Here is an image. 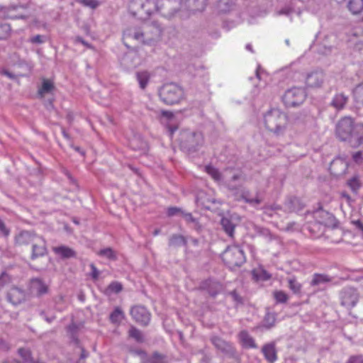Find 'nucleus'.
Wrapping results in <instances>:
<instances>
[{
    "mask_svg": "<svg viewBox=\"0 0 363 363\" xmlns=\"http://www.w3.org/2000/svg\"><path fill=\"white\" fill-rule=\"evenodd\" d=\"M16 245L18 246L31 245L30 258L35 259L43 257L47 254L45 240L36 234L28 231L21 232L15 238Z\"/></svg>",
    "mask_w": 363,
    "mask_h": 363,
    "instance_id": "1",
    "label": "nucleus"
},
{
    "mask_svg": "<svg viewBox=\"0 0 363 363\" xmlns=\"http://www.w3.org/2000/svg\"><path fill=\"white\" fill-rule=\"evenodd\" d=\"M264 125L270 131L281 135L285 130L287 123V116L278 108H272L264 115Z\"/></svg>",
    "mask_w": 363,
    "mask_h": 363,
    "instance_id": "2",
    "label": "nucleus"
},
{
    "mask_svg": "<svg viewBox=\"0 0 363 363\" xmlns=\"http://www.w3.org/2000/svg\"><path fill=\"white\" fill-rule=\"evenodd\" d=\"M157 10L155 0H132L129 4V11L140 20L147 19Z\"/></svg>",
    "mask_w": 363,
    "mask_h": 363,
    "instance_id": "3",
    "label": "nucleus"
},
{
    "mask_svg": "<svg viewBox=\"0 0 363 363\" xmlns=\"http://www.w3.org/2000/svg\"><path fill=\"white\" fill-rule=\"evenodd\" d=\"M160 99L167 105L178 104L184 97L183 89L175 84L163 85L159 91Z\"/></svg>",
    "mask_w": 363,
    "mask_h": 363,
    "instance_id": "4",
    "label": "nucleus"
},
{
    "mask_svg": "<svg viewBox=\"0 0 363 363\" xmlns=\"http://www.w3.org/2000/svg\"><path fill=\"white\" fill-rule=\"evenodd\" d=\"M222 259L229 268L233 269L245 263V255L238 246H230L223 252Z\"/></svg>",
    "mask_w": 363,
    "mask_h": 363,
    "instance_id": "5",
    "label": "nucleus"
},
{
    "mask_svg": "<svg viewBox=\"0 0 363 363\" xmlns=\"http://www.w3.org/2000/svg\"><path fill=\"white\" fill-rule=\"evenodd\" d=\"M306 99V93L301 88H293L287 90L282 97L286 107H295L301 105Z\"/></svg>",
    "mask_w": 363,
    "mask_h": 363,
    "instance_id": "6",
    "label": "nucleus"
},
{
    "mask_svg": "<svg viewBox=\"0 0 363 363\" xmlns=\"http://www.w3.org/2000/svg\"><path fill=\"white\" fill-rule=\"evenodd\" d=\"M320 217L325 218V220L311 222L308 225V230L314 237L321 235L324 231V227L331 225L335 220V217L327 212H321Z\"/></svg>",
    "mask_w": 363,
    "mask_h": 363,
    "instance_id": "7",
    "label": "nucleus"
},
{
    "mask_svg": "<svg viewBox=\"0 0 363 363\" xmlns=\"http://www.w3.org/2000/svg\"><path fill=\"white\" fill-rule=\"evenodd\" d=\"M359 294L356 289H345L341 293V304L347 308H354L358 303Z\"/></svg>",
    "mask_w": 363,
    "mask_h": 363,
    "instance_id": "8",
    "label": "nucleus"
},
{
    "mask_svg": "<svg viewBox=\"0 0 363 363\" xmlns=\"http://www.w3.org/2000/svg\"><path fill=\"white\" fill-rule=\"evenodd\" d=\"M130 315L136 322L143 325H147L150 320V312L142 306H133L130 310Z\"/></svg>",
    "mask_w": 363,
    "mask_h": 363,
    "instance_id": "9",
    "label": "nucleus"
},
{
    "mask_svg": "<svg viewBox=\"0 0 363 363\" xmlns=\"http://www.w3.org/2000/svg\"><path fill=\"white\" fill-rule=\"evenodd\" d=\"M325 79V74L323 71H313L308 74L306 83L308 86L311 88H319L320 87Z\"/></svg>",
    "mask_w": 363,
    "mask_h": 363,
    "instance_id": "10",
    "label": "nucleus"
},
{
    "mask_svg": "<svg viewBox=\"0 0 363 363\" xmlns=\"http://www.w3.org/2000/svg\"><path fill=\"white\" fill-rule=\"evenodd\" d=\"M28 290L31 294L40 296L48 293V286L40 279H32Z\"/></svg>",
    "mask_w": 363,
    "mask_h": 363,
    "instance_id": "11",
    "label": "nucleus"
},
{
    "mask_svg": "<svg viewBox=\"0 0 363 363\" xmlns=\"http://www.w3.org/2000/svg\"><path fill=\"white\" fill-rule=\"evenodd\" d=\"M7 298L13 305H18L26 299L25 291L18 287H11L7 294Z\"/></svg>",
    "mask_w": 363,
    "mask_h": 363,
    "instance_id": "12",
    "label": "nucleus"
},
{
    "mask_svg": "<svg viewBox=\"0 0 363 363\" xmlns=\"http://www.w3.org/2000/svg\"><path fill=\"white\" fill-rule=\"evenodd\" d=\"M7 18L6 10L4 7L0 6V20ZM10 24L0 21V40L8 38L11 35Z\"/></svg>",
    "mask_w": 363,
    "mask_h": 363,
    "instance_id": "13",
    "label": "nucleus"
},
{
    "mask_svg": "<svg viewBox=\"0 0 363 363\" xmlns=\"http://www.w3.org/2000/svg\"><path fill=\"white\" fill-rule=\"evenodd\" d=\"M55 89V86L53 80L43 78L41 85L38 87L37 94L40 98H43L45 94L52 93Z\"/></svg>",
    "mask_w": 363,
    "mask_h": 363,
    "instance_id": "14",
    "label": "nucleus"
},
{
    "mask_svg": "<svg viewBox=\"0 0 363 363\" xmlns=\"http://www.w3.org/2000/svg\"><path fill=\"white\" fill-rule=\"evenodd\" d=\"M262 352L266 360L270 363L274 362L277 359L275 345L273 343H268L262 347Z\"/></svg>",
    "mask_w": 363,
    "mask_h": 363,
    "instance_id": "15",
    "label": "nucleus"
},
{
    "mask_svg": "<svg viewBox=\"0 0 363 363\" xmlns=\"http://www.w3.org/2000/svg\"><path fill=\"white\" fill-rule=\"evenodd\" d=\"M52 250L56 255L60 256L62 258H70L76 256L74 250L64 245L55 247Z\"/></svg>",
    "mask_w": 363,
    "mask_h": 363,
    "instance_id": "16",
    "label": "nucleus"
},
{
    "mask_svg": "<svg viewBox=\"0 0 363 363\" xmlns=\"http://www.w3.org/2000/svg\"><path fill=\"white\" fill-rule=\"evenodd\" d=\"M239 339L244 347L246 348H257V345L254 339L249 335V333L242 330L239 333Z\"/></svg>",
    "mask_w": 363,
    "mask_h": 363,
    "instance_id": "17",
    "label": "nucleus"
},
{
    "mask_svg": "<svg viewBox=\"0 0 363 363\" xmlns=\"http://www.w3.org/2000/svg\"><path fill=\"white\" fill-rule=\"evenodd\" d=\"M123 287L118 281H112L104 289L103 294L106 296H111L113 294H118L122 291Z\"/></svg>",
    "mask_w": 363,
    "mask_h": 363,
    "instance_id": "18",
    "label": "nucleus"
},
{
    "mask_svg": "<svg viewBox=\"0 0 363 363\" xmlns=\"http://www.w3.org/2000/svg\"><path fill=\"white\" fill-rule=\"evenodd\" d=\"M252 275L255 281H267L272 277V275L262 267L253 269Z\"/></svg>",
    "mask_w": 363,
    "mask_h": 363,
    "instance_id": "19",
    "label": "nucleus"
},
{
    "mask_svg": "<svg viewBox=\"0 0 363 363\" xmlns=\"http://www.w3.org/2000/svg\"><path fill=\"white\" fill-rule=\"evenodd\" d=\"M288 286L289 289L292 291L294 294H301L303 286L302 284L298 281L297 278L296 277H291L288 279Z\"/></svg>",
    "mask_w": 363,
    "mask_h": 363,
    "instance_id": "20",
    "label": "nucleus"
},
{
    "mask_svg": "<svg viewBox=\"0 0 363 363\" xmlns=\"http://www.w3.org/2000/svg\"><path fill=\"white\" fill-rule=\"evenodd\" d=\"M347 101V97L343 94H337L333 97L331 105L337 110L342 109Z\"/></svg>",
    "mask_w": 363,
    "mask_h": 363,
    "instance_id": "21",
    "label": "nucleus"
},
{
    "mask_svg": "<svg viewBox=\"0 0 363 363\" xmlns=\"http://www.w3.org/2000/svg\"><path fill=\"white\" fill-rule=\"evenodd\" d=\"M347 7L353 14H358L363 11V0H350Z\"/></svg>",
    "mask_w": 363,
    "mask_h": 363,
    "instance_id": "22",
    "label": "nucleus"
},
{
    "mask_svg": "<svg viewBox=\"0 0 363 363\" xmlns=\"http://www.w3.org/2000/svg\"><path fill=\"white\" fill-rule=\"evenodd\" d=\"M137 79L139 82L140 87L145 89L150 80V73L147 71L138 72L136 74Z\"/></svg>",
    "mask_w": 363,
    "mask_h": 363,
    "instance_id": "23",
    "label": "nucleus"
},
{
    "mask_svg": "<svg viewBox=\"0 0 363 363\" xmlns=\"http://www.w3.org/2000/svg\"><path fill=\"white\" fill-rule=\"evenodd\" d=\"M331 281V279L326 274H315L311 282V286H317L320 284L327 283Z\"/></svg>",
    "mask_w": 363,
    "mask_h": 363,
    "instance_id": "24",
    "label": "nucleus"
},
{
    "mask_svg": "<svg viewBox=\"0 0 363 363\" xmlns=\"http://www.w3.org/2000/svg\"><path fill=\"white\" fill-rule=\"evenodd\" d=\"M186 238L181 235H173L169 239V245L172 247L185 246Z\"/></svg>",
    "mask_w": 363,
    "mask_h": 363,
    "instance_id": "25",
    "label": "nucleus"
},
{
    "mask_svg": "<svg viewBox=\"0 0 363 363\" xmlns=\"http://www.w3.org/2000/svg\"><path fill=\"white\" fill-rule=\"evenodd\" d=\"M123 318L124 313L119 307H116L110 315V320L113 323L118 324Z\"/></svg>",
    "mask_w": 363,
    "mask_h": 363,
    "instance_id": "26",
    "label": "nucleus"
},
{
    "mask_svg": "<svg viewBox=\"0 0 363 363\" xmlns=\"http://www.w3.org/2000/svg\"><path fill=\"white\" fill-rule=\"evenodd\" d=\"M273 296L277 303H285L289 300V295L284 291L276 290L273 292Z\"/></svg>",
    "mask_w": 363,
    "mask_h": 363,
    "instance_id": "27",
    "label": "nucleus"
},
{
    "mask_svg": "<svg viewBox=\"0 0 363 363\" xmlns=\"http://www.w3.org/2000/svg\"><path fill=\"white\" fill-rule=\"evenodd\" d=\"M97 254L99 256L106 257V258L111 260H116L117 259L116 252L111 247L102 249L100 251H99Z\"/></svg>",
    "mask_w": 363,
    "mask_h": 363,
    "instance_id": "28",
    "label": "nucleus"
},
{
    "mask_svg": "<svg viewBox=\"0 0 363 363\" xmlns=\"http://www.w3.org/2000/svg\"><path fill=\"white\" fill-rule=\"evenodd\" d=\"M211 342L216 347L222 350H225L229 346L227 342L218 337H213Z\"/></svg>",
    "mask_w": 363,
    "mask_h": 363,
    "instance_id": "29",
    "label": "nucleus"
},
{
    "mask_svg": "<svg viewBox=\"0 0 363 363\" xmlns=\"http://www.w3.org/2000/svg\"><path fill=\"white\" fill-rule=\"evenodd\" d=\"M18 352L23 359V363L30 362L33 359L31 352L28 349L19 348Z\"/></svg>",
    "mask_w": 363,
    "mask_h": 363,
    "instance_id": "30",
    "label": "nucleus"
},
{
    "mask_svg": "<svg viewBox=\"0 0 363 363\" xmlns=\"http://www.w3.org/2000/svg\"><path fill=\"white\" fill-rule=\"evenodd\" d=\"M206 172L211 175V177L216 181H219L221 179L220 172L215 167L208 165L206 167Z\"/></svg>",
    "mask_w": 363,
    "mask_h": 363,
    "instance_id": "31",
    "label": "nucleus"
},
{
    "mask_svg": "<svg viewBox=\"0 0 363 363\" xmlns=\"http://www.w3.org/2000/svg\"><path fill=\"white\" fill-rule=\"evenodd\" d=\"M221 224L226 232L230 236H233L235 227L228 219H222Z\"/></svg>",
    "mask_w": 363,
    "mask_h": 363,
    "instance_id": "32",
    "label": "nucleus"
},
{
    "mask_svg": "<svg viewBox=\"0 0 363 363\" xmlns=\"http://www.w3.org/2000/svg\"><path fill=\"white\" fill-rule=\"evenodd\" d=\"M143 37V33L140 31L127 30L124 33V38H133L135 40H140Z\"/></svg>",
    "mask_w": 363,
    "mask_h": 363,
    "instance_id": "33",
    "label": "nucleus"
},
{
    "mask_svg": "<svg viewBox=\"0 0 363 363\" xmlns=\"http://www.w3.org/2000/svg\"><path fill=\"white\" fill-rule=\"evenodd\" d=\"M129 335L138 342L143 341V335L141 332L135 327H131L129 330Z\"/></svg>",
    "mask_w": 363,
    "mask_h": 363,
    "instance_id": "34",
    "label": "nucleus"
},
{
    "mask_svg": "<svg viewBox=\"0 0 363 363\" xmlns=\"http://www.w3.org/2000/svg\"><path fill=\"white\" fill-rule=\"evenodd\" d=\"M354 95L357 101L363 102V83L355 87Z\"/></svg>",
    "mask_w": 363,
    "mask_h": 363,
    "instance_id": "35",
    "label": "nucleus"
},
{
    "mask_svg": "<svg viewBox=\"0 0 363 363\" xmlns=\"http://www.w3.org/2000/svg\"><path fill=\"white\" fill-rule=\"evenodd\" d=\"M150 363H167V362L164 355L155 352L150 359Z\"/></svg>",
    "mask_w": 363,
    "mask_h": 363,
    "instance_id": "36",
    "label": "nucleus"
},
{
    "mask_svg": "<svg viewBox=\"0 0 363 363\" xmlns=\"http://www.w3.org/2000/svg\"><path fill=\"white\" fill-rule=\"evenodd\" d=\"M347 184L353 191H357L360 187V183L357 177H352L347 182Z\"/></svg>",
    "mask_w": 363,
    "mask_h": 363,
    "instance_id": "37",
    "label": "nucleus"
},
{
    "mask_svg": "<svg viewBox=\"0 0 363 363\" xmlns=\"http://www.w3.org/2000/svg\"><path fill=\"white\" fill-rule=\"evenodd\" d=\"M80 4L93 9H96L99 5V2L97 0H81Z\"/></svg>",
    "mask_w": 363,
    "mask_h": 363,
    "instance_id": "38",
    "label": "nucleus"
},
{
    "mask_svg": "<svg viewBox=\"0 0 363 363\" xmlns=\"http://www.w3.org/2000/svg\"><path fill=\"white\" fill-rule=\"evenodd\" d=\"M352 157L354 162H355L357 164L359 165L363 164V152L362 151L354 152L352 155Z\"/></svg>",
    "mask_w": 363,
    "mask_h": 363,
    "instance_id": "39",
    "label": "nucleus"
},
{
    "mask_svg": "<svg viewBox=\"0 0 363 363\" xmlns=\"http://www.w3.org/2000/svg\"><path fill=\"white\" fill-rule=\"evenodd\" d=\"M167 213L168 216H174L177 213H181L182 215L183 211L178 207H169L168 208Z\"/></svg>",
    "mask_w": 363,
    "mask_h": 363,
    "instance_id": "40",
    "label": "nucleus"
},
{
    "mask_svg": "<svg viewBox=\"0 0 363 363\" xmlns=\"http://www.w3.org/2000/svg\"><path fill=\"white\" fill-rule=\"evenodd\" d=\"M0 232L5 237L9 236L10 234V230L8 228H6L4 222L1 218H0Z\"/></svg>",
    "mask_w": 363,
    "mask_h": 363,
    "instance_id": "41",
    "label": "nucleus"
},
{
    "mask_svg": "<svg viewBox=\"0 0 363 363\" xmlns=\"http://www.w3.org/2000/svg\"><path fill=\"white\" fill-rule=\"evenodd\" d=\"M347 363H363V357L362 355L351 356Z\"/></svg>",
    "mask_w": 363,
    "mask_h": 363,
    "instance_id": "42",
    "label": "nucleus"
},
{
    "mask_svg": "<svg viewBox=\"0 0 363 363\" xmlns=\"http://www.w3.org/2000/svg\"><path fill=\"white\" fill-rule=\"evenodd\" d=\"M91 269V276L94 280H97L99 277V272L94 264H90Z\"/></svg>",
    "mask_w": 363,
    "mask_h": 363,
    "instance_id": "43",
    "label": "nucleus"
},
{
    "mask_svg": "<svg viewBox=\"0 0 363 363\" xmlns=\"http://www.w3.org/2000/svg\"><path fill=\"white\" fill-rule=\"evenodd\" d=\"M182 216L184 218L186 223H196V218H194L190 213H182Z\"/></svg>",
    "mask_w": 363,
    "mask_h": 363,
    "instance_id": "44",
    "label": "nucleus"
},
{
    "mask_svg": "<svg viewBox=\"0 0 363 363\" xmlns=\"http://www.w3.org/2000/svg\"><path fill=\"white\" fill-rule=\"evenodd\" d=\"M230 294L231 295V296L233 297V300L238 303H242V297L237 293V291L235 290H233L232 291Z\"/></svg>",
    "mask_w": 363,
    "mask_h": 363,
    "instance_id": "45",
    "label": "nucleus"
},
{
    "mask_svg": "<svg viewBox=\"0 0 363 363\" xmlns=\"http://www.w3.org/2000/svg\"><path fill=\"white\" fill-rule=\"evenodd\" d=\"M30 42L33 43H42L43 41L42 39V36L40 35H37L30 39Z\"/></svg>",
    "mask_w": 363,
    "mask_h": 363,
    "instance_id": "46",
    "label": "nucleus"
},
{
    "mask_svg": "<svg viewBox=\"0 0 363 363\" xmlns=\"http://www.w3.org/2000/svg\"><path fill=\"white\" fill-rule=\"evenodd\" d=\"M77 40L79 41L80 43H82L83 45L90 48V45L87 43H86L83 39H82L81 38H78Z\"/></svg>",
    "mask_w": 363,
    "mask_h": 363,
    "instance_id": "47",
    "label": "nucleus"
},
{
    "mask_svg": "<svg viewBox=\"0 0 363 363\" xmlns=\"http://www.w3.org/2000/svg\"><path fill=\"white\" fill-rule=\"evenodd\" d=\"M62 135H63V137L65 138H66V139H69V134L64 129L62 130Z\"/></svg>",
    "mask_w": 363,
    "mask_h": 363,
    "instance_id": "48",
    "label": "nucleus"
},
{
    "mask_svg": "<svg viewBox=\"0 0 363 363\" xmlns=\"http://www.w3.org/2000/svg\"><path fill=\"white\" fill-rule=\"evenodd\" d=\"M162 115L165 116L167 117H169V116H172V113L168 112V111H163Z\"/></svg>",
    "mask_w": 363,
    "mask_h": 363,
    "instance_id": "49",
    "label": "nucleus"
},
{
    "mask_svg": "<svg viewBox=\"0 0 363 363\" xmlns=\"http://www.w3.org/2000/svg\"><path fill=\"white\" fill-rule=\"evenodd\" d=\"M160 233V230L159 229H156L154 233H153V235H157Z\"/></svg>",
    "mask_w": 363,
    "mask_h": 363,
    "instance_id": "50",
    "label": "nucleus"
},
{
    "mask_svg": "<svg viewBox=\"0 0 363 363\" xmlns=\"http://www.w3.org/2000/svg\"><path fill=\"white\" fill-rule=\"evenodd\" d=\"M29 363H44L41 361H35L33 359H32Z\"/></svg>",
    "mask_w": 363,
    "mask_h": 363,
    "instance_id": "51",
    "label": "nucleus"
},
{
    "mask_svg": "<svg viewBox=\"0 0 363 363\" xmlns=\"http://www.w3.org/2000/svg\"><path fill=\"white\" fill-rule=\"evenodd\" d=\"M238 177H239L238 176L235 175V176H233V180H236L238 179Z\"/></svg>",
    "mask_w": 363,
    "mask_h": 363,
    "instance_id": "52",
    "label": "nucleus"
},
{
    "mask_svg": "<svg viewBox=\"0 0 363 363\" xmlns=\"http://www.w3.org/2000/svg\"><path fill=\"white\" fill-rule=\"evenodd\" d=\"M216 294H217V293H212V294H211V295L212 296H216Z\"/></svg>",
    "mask_w": 363,
    "mask_h": 363,
    "instance_id": "53",
    "label": "nucleus"
},
{
    "mask_svg": "<svg viewBox=\"0 0 363 363\" xmlns=\"http://www.w3.org/2000/svg\"><path fill=\"white\" fill-rule=\"evenodd\" d=\"M77 1H79V2L80 3V1H81V0H77Z\"/></svg>",
    "mask_w": 363,
    "mask_h": 363,
    "instance_id": "54",
    "label": "nucleus"
}]
</instances>
